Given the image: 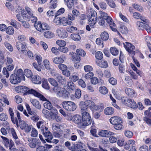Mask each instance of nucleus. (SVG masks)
Segmentation results:
<instances>
[{
  "label": "nucleus",
  "mask_w": 151,
  "mask_h": 151,
  "mask_svg": "<svg viewBox=\"0 0 151 151\" xmlns=\"http://www.w3.org/2000/svg\"><path fill=\"white\" fill-rule=\"evenodd\" d=\"M81 148H83V146L81 144H74L71 147H69L68 149L72 151H80Z\"/></svg>",
  "instance_id": "nucleus-22"
},
{
  "label": "nucleus",
  "mask_w": 151,
  "mask_h": 151,
  "mask_svg": "<svg viewBox=\"0 0 151 151\" xmlns=\"http://www.w3.org/2000/svg\"><path fill=\"white\" fill-rule=\"evenodd\" d=\"M56 43L57 45L59 46V47H62L65 46L66 45L65 42L63 40H58L56 42Z\"/></svg>",
  "instance_id": "nucleus-61"
},
{
  "label": "nucleus",
  "mask_w": 151,
  "mask_h": 151,
  "mask_svg": "<svg viewBox=\"0 0 151 151\" xmlns=\"http://www.w3.org/2000/svg\"><path fill=\"white\" fill-rule=\"evenodd\" d=\"M65 58L64 55L62 56V58L61 57H57L54 58L53 59V61L54 63L56 64H60L64 62L63 58Z\"/></svg>",
  "instance_id": "nucleus-23"
},
{
  "label": "nucleus",
  "mask_w": 151,
  "mask_h": 151,
  "mask_svg": "<svg viewBox=\"0 0 151 151\" xmlns=\"http://www.w3.org/2000/svg\"><path fill=\"white\" fill-rule=\"evenodd\" d=\"M56 32L58 36L61 38H65L68 36L67 32L62 28L58 29Z\"/></svg>",
  "instance_id": "nucleus-15"
},
{
  "label": "nucleus",
  "mask_w": 151,
  "mask_h": 151,
  "mask_svg": "<svg viewBox=\"0 0 151 151\" xmlns=\"http://www.w3.org/2000/svg\"><path fill=\"white\" fill-rule=\"evenodd\" d=\"M19 126L22 130H24L26 132H30L31 129V126L28 125L25 121L23 120L19 122Z\"/></svg>",
  "instance_id": "nucleus-9"
},
{
  "label": "nucleus",
  "mask_w": 151,
  "mask_h": 151,
  "mask_svg": "<svg viewBox=\"0 0 151 151\" xmlns=\"http://www.w3.org/2000/svg\"><path fill=\"white\" fill-rule=\"evenodd\" d=\"M147 23L143 22H142L138 21L136 23V26L137 29L139 30H144L145 29Z\"/></svg>",
  "instance_id": "nucleus-20"
},
{
  "label": "nucleus",
  "mask_w": 151,
  "mask_h": 151,
  "mask_svg": "<svg viewBox=\"0 0 151 151\" xmlns=\"http://www.w3.org/2000/svg\"><path fill=\"white\" fill-rule=\"evenodd\" d=\"M109 131L105 130H102L98 133V135L102 137H107L108 136Z\"/></svg>",
  "instance_id": "nucleus-33"
},
{
  "label": "nucleus",
  "mask_w": 151,
  "mask_h": 151,
  "mask_svg": "<svg viewBox=\"0 0 151 151\" xmlns=\"http://www.w3.org/2000/svg\"><path fill=\"white\" fill-rule=\"evenodd\" d=\"M130 66L131 68H132L133 70L136 71V72L137 74L141 76L142 75V72L140 71L139 70H138L136 67L132 63L130 64Z\"/></svg>",
  "instance_id": "nucleus-52"
},
{
  "label": "nucleus",
  "mask_w": 151,
  "mask_h": 151,
  "mask_svg": "<svg viewBox=\"0 0 151 151\" xmlns=\"http://www.w3.org/2000/svg\"><path fill=\"white\" fill-rule=\"evenodd\" d=\"M125 92L126 94L130 97H133L135 94V92L133 89L130 88H127Z\"/></svg>",
  "instance_id": "nucleus-29"
},
{
  "label": "nucleus",
  "mask_w": 151,
  "mask_h": 151,
  "mask_svg": "<svg viewBox=\"0 0 151 151\" xmlns=\"http://www.w3.org/2000/svg\"><path fill=\"white\" fill-rule=\"evenodd\" d=\"M122 102L126 106L134 109H135L137 107L136 103L131 99L123 97L122 98Z\"/></svg>",
  "instance_id": "nucleus-4"
},
{
  "label": "nucleus",
  "mask_w": 151,
  "mask_h": 151,
  "mask_svg": "<svg viewBox=\"0 0 151 151\" xmlns=\"http://www.w3.org/2000/svg\"><path fill=\"white\" fill-rule=\"evenodd\" d=\"M84 69L85 71L86 72H90L93 70V68L90 65H86L84 66Z\"/></svg>",
  "instance_id": "nucleus-53"
},
{
  "label": "nucleus",
  "mask_w": 151,
  "mask_h": 151,
  "mask_svg": "<svg viewBox=\"0 0 151 151\" xmlns=\"http://www.w3.org/2000/svg\"><path fill=\"white\" fill-rule=\"evenodd\" d=\"M16 45L17 49L20 52L23 53L26 52V44L24 42L23 43H21L20 42H17Z\"/></svg>",
  "instance_id": "nucleus-14"
},
{
  "label": "nucleus",
  "mask_w": 151,
  "mask_h": 151,
  "mask_svg": "<svg viewBox=\"0 0 151 151\" xmlns=\"http://www.w3.org/2000/svg\"><path fill=\"white\" fill-rule=\"evenodd\" d=\"M15 74H12L10 76V81L11 83L12 84H16L20 83L22 79Z\"/></svg>",
  "instance_id": "nucleus-13"
},
{
  "label": "nucleus",
  "mask_w": 151,
  "mask_h": 151,
  "mask_svg": "<svg viewBox=\"0 0 151 151\" xmlns=\"http://www.w3.org/2000/svg\"><path fill=\"white\" fill-rule=\"evenodd\" d=\"M71 39L76 41H78L81 39V37L79 35L77 34H73L71 35Z\"/></svg>",
  "instance_id": "nucleus-36"
},
{
  "label": "nucleus",
  "mask_w": 151,
  "mask_h": 151,
  "mask_svg": "<svg viewBox=\"0 0 151 151\" xmlns=\"http://www.w3.org/2000/svg\"><path fill=\"white\" fill-rule=\"evenodd\" d=\"M9 132L11 133L13 136V137L14 139H17V136L16 134L14 129L13 128H11L9 129Z\"/></svg>",
  "instance_id": "nucleus-56"
},
{
  "label": "nucleus",
  "mask_w": 151,
  "mask_h": 151,
  "mask_svg": "<svg viewBox=\"0 0 151 151\" xmlns=\"http://www.w3.org/2000/svg\"><path fill=\"white\" fill-rule=\"evenodd\" d=\"M45 137L46 140L48 142H50L53 138L52 134L50 131L43 134Z\"/></svg>",
  "instance_id": "nucleus-30"
},
{
  "label": "nucleus",
  "mask_w": 151,
  "mask_h": 151,
  "mask_svg": "<svg viewBox=\"0 0 151 151\" xmlns=\"http://www.w3.org/2000/svg\"><path fill=\"white\" fill-rule=\"evenodd\" d=\"M111 53L114 56H116L119 54V50L117 49L114 47H112L110 49Z\"/></svg>",
  "instance_id": "nucleus-35"
},
{
  "label": "nucleus",
  "mask_w": 151,
  "mask_h": 151,
  "mask_svg": "<svg viewBox=\"0 0 151 151\" xmlns=\"http://www.w3.org/2000/svg\"><path fill=\"white\" fill-rule=\"evenodd\" d=\"M23 70L22 69H19L17 70L16 73H15L14 74H15L16 75L18 76H19V77L22 80L24 81L25 80V78L24 76H23Z\"/></svg>",
  "instance_id": "nucleus-37"
},
{
  "label": "nucleus",
  "mask_w": 151,
  "mask_h": 151,
  "mask_svg": "<svg viewBox=\"0 0 151 151\" xmlns=\"http://www.w3.org/2000/svg\"><path fill=\"white\" fill-rule=\"evenodd\" d=\"M106 20L108 23L109 24L111 30L114 32L117 31V29L115 28L114 23L112 18L109 16Z\"/></svg>",
  "instance_id": "nucleus-18"
},
{
  "label": "nucleus",
  "mask_w": 151,
  "mask_h": 151,
  "mask_svg": "<svg viewBox=\"0 0 151 151\" xmlns=\"http://www.w3.org/2000/svg\"><path fill=\"white\" fill-rule=\"evenodd\" d=\"M67 85L68 90L70 91H74L76 89V85L72 81H68L67 83Z\"/></svg>",
  "instance_id": "nucleus-26"
},
{
  "label": "nucleus",
  "mask_w": 151,
  "mask_h": 151,
  "mask_svg": "<svg viewBox=\"0 0 151 151\" xmlns=\"http://www.w3.org/2000/svg\"><path fill=\"white\" fill-rule=\"evenodd\" d=\"M24 75L28 78H31L32 76V73L31 71L27 69H26L24 70Z\"/></svg>",
  "instance_id": "nucleus-43"
},
{
  "label": "nucleus",
  "mask_w": 151,
  "mask_h": 151,
  "mask_svg": "<svg viewBox=\"0 0 151 151\" xmlns=\"http://www.w3.org/2000/svg\"><path fill=\"white\" fill-rule=\"evenodd\" d=\"M135 145V141L134 140L132 139L129 140L124 145V148L127 150L131 148L132 150L136 151Z\"/></svg>",
  "instance_id": "nucleus-10"
},
{
  "label": "nucleus",
  "mask_w": 151,
  "mask_h": 151,
  "mask_svg": "<svg viewBox=\"0 0 151 151\" xmlns=\"http://www.w3.org/2000/svg\"><path fill=\"white\" fill-rule=\"evenodd\" d=\"M122 120V119L119 116H114L111 117L109 119L110 123L113 125H115L116 124L121 122Z\"/></svg>",
  "instance_id": "nucleus-21"
},
{
  "label": "nucleus",
  "mask_w": 151,
  "mask_h": 151,
  "mask_svg": "<svg viewBox=\"0 0 151 151\" xmlns=\"http://www.w3.org/2000/svg\"><path fill=\"white\" fill-rule=\"evenodd\" d=\"M119 31L122 34H126L128 32V29L125 26H121L119 29Z\"/></svg>",
  "instance_id": "nucleus-42"
},
{
  "label": "nucleus",
  "mask_w": 151,
  "mask_h": 151,
  "mask_svg": "<svg viewBox=\"0 0 151 151\" xmlns=\"http://www.w3.org/2000/svg\"><path fill=\"white\" fill-rule=\"evenodd\" d=\"M48 81L50 84L54 87H58V82L54 79L50 78H48Z\"/></svg>",
  "instance_id": "nucleus-38"
},
{
  "label": "nucleus",
  "mask_w": 151,
  "mask_h": 151,
  "mask_svg": "<svg viewBox=\"0 0 151 151\" xmlns=\"http://www.w3.org/2000/svg\"><path fill=\"white\" fill-rule=\"evenodd\" d=\"M89 23L90 26L91 27H94V26L97 21V18L89 19Z\"/></svg>",
  "instance_id": "nucleus-50"
},
{
  "label": "nucleus",
  "mask_w": 151,
  "mask_h": 151,
  "mask_svg": "<svg viewBox=\"0 0 151 151\" xmlns=\"http://www.w3.org/2000/svg\"><path fill=\"white\" fill-rule=\"evenodd\" d=\"M44 65L47 70H50V63L49 61L47 60H45L43 61Z\"/></svg>",
  "instance_id": "nucleus-55"
},
{
  "label": "nucleus",
  "mask_w": 151,
  "mask_h": 151,
  "mask_svg": "<svg viewBox=\"0 0 151 151\" xmlns=\"http://www.w3.org/2000/svg\"><path fill=\"white\" fill-rule=\"evenodd\" d=\"M34 26L37 31L40 32H43L44 30H48L50 28L47 24L45 23H41L40 22L35 23Z\"/></svg>",
  "instance_id": "nucleus-6"
},
{
  "label": "nucleus",
  "mask_w": 151,
  "mask_h": 151,
  "mask_svg": "<svg viewBox=\"0 0 151 151\" xmlns=\"http://www.w3.org/2000/svg\"><path fill=\"white\" fill-rule=\"evenodd\" d=\"M41 100L44 101H46V102H45L43 104L44 107L46 109H47L49 110H51L52 109H53L55 108H54L53 107L51 103L48 101L46 98V99L45 100Z\"/></svg>",
  "instance_id": "nucleus-27"
},
{
  "label": "nucleus",
  "mask_w": 151,
  "mask_h": 151,
  "mask_svg": "<svg viewBox=\"0 0 151 151\" xmlns=\"http://www.w3.org/2000/svg\"><path fill=\"white\" fill-rule=\"evenodd\" d=\"M61 23L64 26H66L67 25H71L72 24V21H68L67 19L65 17L62 18Z\"/></svg>",
  "instance_id": "nucleus-34"
},
{
  "label": "nucleus",
  "mask_w": 151,
  "mask_h": 151,
  "mask_svg": "<svg viewBox=\"0 0 151 151\" xmlns=\"http://www.w3.org/2000/svg\"><path fill=\"white\" fill-rule=\"evenodd\" d=\"M73 54L72 55V57L73 59V61L74 62H79L81 60L80 57L78 56L76 53H73L72 52Z\"/></svg>",
  "instance_id": "nucleus-49"
},
{
  "label": "nucleus",
  "mask_w": 151,
  "mask_h": 151,
  "mask_svg": "<svg viewBox=\"0 0 151 151\" xmlns=\"http://www.w3.org/2000/svg\"><path fill=\"white\" fill-rule=\"evenodd\" d=\"M124 47L126 50L131 54L134 55L135 52L133 50L135 49V47L132 44L126 42L125 44H124Z\"/></svg>",
  "instance_id": "nucleus-12"
},
{
  "label": "nucleus",
  "mask_w": 151,
  "mask_h": 151,
  "mask_svg": "<svg viewBox=\"0 0 151 151\" xmlns=\"http://www.w3.org/2000/svg\"><path fill=\"white\" fill-rule=\"evenodd\" d=\"M25 9L22 10V16L24 18L29 19L33 15L32 12L28 7H25Z\"/></svg>",
  "instance_id": "nucleus-7"
},
{
  "label": "nucleus",
  "mask_w": 151,
  "mask_h": 151,
  "mask_svg": "<svg viewBox=\"0 0 151 151\" xmlns=\"http://www.w3.org/2000/svg\"><path fill=\"white\" fill-rule=\"evenodd\" d=\"M76 52L77 55L82 56H85L86 54L85 51L81 49H77L76 50Z\"/></svg>",
  "instance_id": "nucleus-57"
},
{
  "label": "nucleus",
  "mask_w": 151,
  "mask_h": 151,
  "mask_svg": "<svg viewBox=\"0 0 151 151\" xmlns=\"http://www.w3.org/2000/svg\"><path fill=\"white\" fill-rule=\"evenodd\" d=\"M51 111L50 112L47 118H49L51 119H54L55 118V116L57 115L56 113L57 112V110L55 109H53L51 110Z\"/></svg>",
  "instance_id": "nucleus-24"
},
{
  "label": "nucleus",
  "mask_w": 151,
  "mask_h": 151,
  "mask_svg": "<svg viewBox=\"0 0 151 151\" xmlns=\"http://www.w3.org/2000/svg\"><path fill=\"white\" fill-rule=\"evenodd\" d=\"M1 137L2 139L3 143L6 146V147H8L9 143V140L7 138L1 136Z\"/></svg>",
  "instance_id": "nucleus-47"
},
{
  "label": "nucleus",
  "mask_w": 151,
  "mask_h": 151,
  "mask_svg": "<svg viewBox=\"0 0 151 151\" xmlns=\"http://www.w3.org/2000/svg\"><path fill=\"white\" fill-rule=\"evenodd\" d=\"M99 91L101 93L105 95L108 93V90L104 86H101L99 88Z\"/></svg>",
  "instance_id": "nucleus-45"
},
{
  "label": "nucleus",
  "mask_w": 151,
  "mask_h": 151,
  "mask_svg": "<svg viewBox=\"0 0 151 151\" xmlns=\"http://www.w3.org/2000/svg\"><path fill=\"white\" fill-rule=\"evenodd\" d=\"M44 35L46 38H51L54 36V34L50 31H46L44 33Z\"/></svg>",
  "instance_id": "nucleus-40"
},
{
  "label": "nucleus",
  "mask_w": 151,
  "mask_h": 151,
  "mask_svg": "<svg viewBox=\"0 0 151 151\" xmlns=\"http://www.w3.org/2000/svg\"><path fill=\"white\" fill-rule=\"evenodd\" d=\"M51 74L55 78L57 79L58 81L60 83H63L65 81V78L60 74L56 73L51 72Z\"/></svg>",
  "instance_id": "nucleus-16"
},
{
  "label": "nucleus",
  "mask_w": 151,
  "mask_h": 151,
  "mask_svg": "<svg viewBox=\"0 0 151 151\" xmlns=\"http://www.w3.org/2000/svg\"><path fill=\"white\" fill-rule=\"evenodd\" d=\"M86 103L88 104V106H89L90 109L92 110L94 107V106L95 104V103L90 100H87L86 101Z\"/></svg>",
  "instance_id": "nucleus-54"
},
{
  "label": "nucleus",
  "mask_w": 151,
  "mask_h": 151,
  "mask_svg": "<svg viewBox=\"0 0 151 151\" xmlns=\"http://www.w3.org/2000/svg\"><path fill=\"white\" fill-rule=\"evenodd\" d=\"M88 104L85 102L81 101L80 103L79 107L81 110V113H84L88 112Z\"/></svg>",
  "instance_id": "nucleus-17"
},
{
  "label": "nucleus",
  "mask_w": 151,
  "mask_h": 151,
  "mask_svg": "<svg viewBox=\"0 0 151 151\" xmlns=\"http://www.w3.org/2000/svg\"><path fill=\"white\" fill-rule=\"evenodd\" d=\"M101 38L104 41H106L108 40L109 38L108 34L106 32H104L101 33Z\"/></svg>",
  "instance_id": "nucleus-48"
},
{
  "label": "nucleus",
  "mask_w": 151,
  "mask_h": 151,
  "mask_svg": "<svg viewBox=\"0 0 151 151\" xmlns=\"http://www.w3.org/2000/svg\"><path fill=\"white\" fill-rule=\"evenodd\" d=\"M95 56L97 59L101 60L103 58V55L101 52L98 51L95 53Z\"/></svg>",
  "instance_id": "nucleus-58"
},
{
  "label": "nucleus",
  "mask_w": 151,
  "mask_h": 151,
  "mask_svg": "<svg viewBox=\"0 0 151 151\" xmlns=\"http://www.w3.org/2000/svg\"><path fill=\"white\" fill-rule=\"evenodd\" d=\"M37 151H47V147L43 146H40V145L38 146L36 148Z\"/></svg>",
  "instance_id": "nucleus-63"
},
{
  "label": "nucleus",
  "mask_w": 151,
  "mask_h": 151,
  "mask_svg": "<svg viewBox=\"0 0 151 151\" xmlns=\"http://www.w3.org/2000/svg\"><path fill=\"white\" fill-rule=\"evenodd\" d=\"M27 140L29 142L28 145L31 148H35L37 146L40 145L41 142L39 139L36 138H29Z\"/></svg>",
  "instance_id": "nucleus-8"
},
{
  "label": "nucleus",
  "mask_w": 151,
  "mask_h": 151,
  "mask_svg": "<svg viewBox=\"0 0 151 151\" xmlns=\"http://www.w3.org/2000/svg\"><path fill=\"white\" fill-rule=\"evenodd\" d=\"M70 119L77 124L80 127L84 126L83 125V121L81 116L78 114L74 115L73 117H70Z\"/></svg>",
  "instance_id": "nucleus-11"
},
{
  "label": "nucleus",
  "mask_w": 151,
  "mask_h": 151,
  "mask_svg": "<svg viewBox=\"0 0 151 151\" xmlns=\"http://www.w3.org/2000/svg\"><path fill=\"white\" fill-rule=\"evenodd\" d=\"M42 86L44 88L46 89H48L50 88L47 81L46 80L44 79L43 81Z\"/></svg>",
  "instance_id": "nucleus-60"
},
{
  "label": "nucleus",
  "mask_w": 151,
  "mask_h": 151,
  "mask_svg": "<svg viewBox=\"0 0 151 151\" xmlns=\"http://www.w3.org/2000/svg\"><path fill=\"white\" fill-rule=\"evenodd\" d=\"M50 8L51 9H55L57 6L58 1L57 0H51L50 2Z\"/></svg>",
  "instance_id": "nucleus-46"
},
{
  "label": "nucleus",
  "mask_w": 151,
  "mask_h": 151,
  "mask_svg": "<svg viewBox=\"0 0 151 151\" xmlns=\"http://www.w3.org/2000/svg\"><path fill=\"white\" fill-rule=\"evenodd\" d=\"M32 81L36 84H40L41 83L42 79L39 76L35 75L32 78Z\"/></svg>",
  "instance_id": "nucleus-31"
},
{
  "label": "nucleus",
  "mask_w": 151,
  "mask_h": 151,
  "mask_svg": "<svg viewBox=\"0 0 151 151\" xmlns=\"http://www.w3.org/2000/svg\"><path fill=\"white\" fill-rule=\"evenodd\" d=\"M58 49L60 52L63 53H66L68 51V49L67 47H65V46L62 47H59L58 48Z\"/></svg>",
  "instance_id": "nucleus-62"
},
{
  "label": "nucleus",
  "mask_w": 151,
  "mask_h": 151,
  "mask_svg": "<svg viewBox=\"0 0 151 151\" xmlns=\"http://www.w3.org/2000/svg\"><path fill=\"white\" fill-rule=\"evenodd\" d=\"M114 128L117 130H121L123 129L124 127L122 124V120L121 122L116 124L114 126Z\"/></svg>",
  "instance_id": "nucleus-39"
},
{
  "label": "nucleus",
  "mask_w": 151,
  "mask_h": 151,
  "mask_svg": "<svg viewBox=\"0 0 151 151\" xmlns=\"http://www.w3.org/2000/svg\"><path fill=\"white\" fill-rule=\"evenodd\" d=\"M114 112V109L111 107H108L104 110V114L107 115L113 114Z\"/></svg>",
  "instance_id": "nucleus-32"
},
{
  "label": "nucleus",
  "mask_w": 151,
  "mask_h": 151,
  "mask_svg": "<svg viewBox=\"0 0 151 151\" xmlns=\"http://www.w3.org/2000/svg\"><path fill=\"white\" fill-rule=\"evenodd\" d=\"M30 101L34 107L37 109L40 110L41 109V105L40 102L37 99H31Z\"/></svg>",
  "instance_id": "nucleus-19"
},
{
  "label": "nucleus",
  "mask_w": 151,
  "mask_h": 151,
  "mask_svg": "<svg viewBox=\"0 0 151 151\" xmlns=\"http://www.w3.org/2000/svg\"><path fill=\"white\" fill-rule=\"evenodd\" d=\"M6 33L9 35H12L14 33V29L12 26H9L6 30Z\"/></svg>",
  "instance_id": "nucleus-41"
},
{
  "label": "nucleus",
  "mask_w": 151,
  "mask_h": 151,
  "mask_svg": "<svg viewBox=\"0 0 151 151\" xmlns=\"http://www.w3.org/2000/svg\"><path fill=\"white\" fill-rule=\"evenodd\" d=\"M72 14L75 17H78L80 15V12L79 11L76 9H74L72 11Z\"/></svg>",
  "instance_id": "nucleus-64"
},
{
  "label": "nucleus",
  "mask_w": 151,
  "mask_h": 151,
  "mask_svg": "<svg viewBox=\"0 0 151 151\" xmlns=\"http://www.w3.org/2000/svg\"><path fill=\"white\" fill-rule=\"evenodd\" d=\"M76 2V0H71L65 2L68 9L70 10L73 9L74 7V4Z\"/></svg>",
  "instance_id": "nucleus-28"
},
{
  "label": "nucleus",
  "mask_w": 151,
  "mask_h": 151,
  "mask_svg": "<svg viewBox=\"0 0 151 151\" xmlns=\"http://www.w3.org/2000/svg\"><path fill=\"white\" fill-rule=\"evenodd\" d=\"M97 64L100 67L102 68H106L108 66L107 63L104 60H101L99 63H98Z\"/></svg>",
  "instance_id": "nucleus-44"
},
{
  "label": "nucleus",
  "mask_w": 151,
  "mask_h": 151,
  "mask_svg": "<svg viewBox=\"0 0 151 151\" xmlns=\"http://www.w3.org/2000/svg\"><path fill=\"white\" fill-rule=\"evenodd\" d=\"M9 112L11 116V119L13 123L14 124H16L18 125L17 119L16 118L14 117V113L12 109L11 108H9Z\"/></svg>",
  "instance_id": "nucleus-25"
},
{
  "label": "nucleus",
  "mask_w": 151,
  "mask_h": 151,
  "mask_svg": "<svg viewBox=\"0 0 151 151\" xmlns=\"http://www.w3.org/2000/svg\"><path fill=\"white\" fill-rule=\"evenodd\" d=\"M17 89L20 90V91H16L18 93H23L27 91V94H32L35 96L39 98L40 100H45L46 99V98L40 93L33 89H30L29 88L25 86H20L16 88V90H17Z\"/></svg>",
  "instance_id": "nucleus-1"
},
{
  "label": "nucleus",
  "mask_w": 151,
  "mask_h": 151,
  "mask_svg": "<svg viewBox=\"0 0 151 151\" xmlns=\"http://www.w3.org/2000/svg\"><path fill=\"white\" fill-rule=\"evenodd\" d=\"M62 105L65 109L68 111H73L77 107L74 103L68 101H63L62 103Z\"/></svg>",
  "instance_id": "nucleus-3"
},
{
  "label": "nucleus",
  "mask_w": 151,
  "mask_h": 151,
  "mask_svg": "<svg viewBox=\"0 0 151 151\" xmlns=\"http://www.w3.org/2000/svg\"><path fill=\"white\" fill-rule=\"evenodd\" d=\"M52 90L56 93V96L59 98L66 99L69 97V93L63 88L60 86L53 87Z\"/></svg>",
  "instance_id": "nucleus-2"
},
{
  "label": "nucleus",
  "mask_w": 151,
  "mask_h": 151,
  "mask_svg": "<svg viewBox=\"0 0 151 151\" xmlns=\"http://www.w3.org/2000/svg\"><path fill=\"white\" fill-rule=\"evenodd\" d=\"M125 136L128 138H130L132 137L133 134L132 132L129 130H126L124 132Z\"/></svg>",
  "instance_id": "nucleus-59"
},
{
  "label": "nucleus",
  "mask_w": 151,
  "mask_h": 151,
  "mask_svg": "<svg viewBox=\"0 0 151 151\" xmlns=\"http://www.w3.org/2000/svg\"><path fill=\"white\" fill-rule=\"evenodd\" d=\"M82 115L83 125L86 126L90 125L92 122L90 115L88 112L81 113Z\"/></svg>",
  "instance_id": "nucleus-5"
},
{
  "label": "nucleus",
  "mask_w": 151,
  "mask_h": 151,
  "mask_svg": "<svg viewBox=\"0 0 151 151\" xmlns=\"http://www.w3.org/2000/svg\"><path fill=\"white\" fill-rule=\"evenodd\" d=\"M71 134L70 130L69 129H67L64 130L63 136L65 138L69 139Z\"/></svg>",
  "instance_id": "nucleus-51"
}]
</instances>
